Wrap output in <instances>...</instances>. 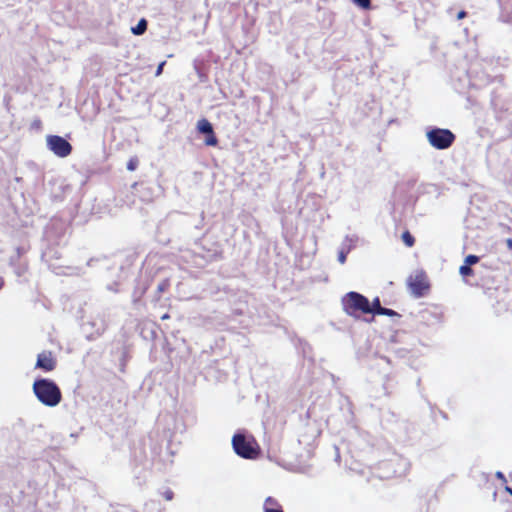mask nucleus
<instances>
[{"mask_svg": "<svg viewBox=\"0 0 512 512\" xmlns=\"http://www.w3.org/2000/svg\"><path fill=\"white\" fill-rule=\"evenodd\" d=\"M169 287H170V280L164 279L158 284L157 291L159 293H163V292L167 291L169 289Z\"/></svg>", "mask_w": 512, "mask_h": 512, "instance_id": "obj_16", "label": "nucleus"}, {"mask_svg": "<svg viewBox=\"0 0 512 512\" xmlns=\"http://www.w3.org/2000/svg\"><path fill=\"white\" fill-rule=\"evenodd\" d=\"M47 147L56 156L65 158L72 153V145L59 135H48L46 138Z\"/></svg>", "mask_w": 512, "mask_h": 512, "instance_id": "obj_5", "label": "nucleus"}, {"mask_svg": "<svg viewBox=\"0 0 512 512\" xmlns=\"http://www.w3.org/2000/svg\"><path fill=\"white\" fill-rule=\"evenodd\" d=\"M165 64H166V61H162V62L158 65V67H157V69H156V73H155V75H156V76H160V75L162 74V72H163V68H164Z\"/></svg>", "mask_w": 512, "mask_h": 512, "instance_id": "obj_20", "label": "nucleus"}, {"mask_svg": "<svg viewBox=\"0 0 512 512\" xmlns=\"http://www.w3.org/2000/svg\"><path fill=\"white\" fill-rule=\"evenodd\" d=\"M263 512H284V510L277 499L269 496L264 500Z\"/></svg>", "mask_w": 512, "mask_h": 512, "instance_id": "obj_10", "label": "nucleus"}, {"mask_svg": "<svg viewBox=\"0 0 512 512\" xmlns=\"http://www.w3.org/2000/svg\"><path fill=\"white\" fill-rule=\"evenodd\" d=\"M386 466L388 469H393V473L395 476H402L407 473L408 464L402 459H394L386 462Z\"/></svg>", "mask_w": 512, "mask_h": 512, "instance_id": "obj_9", "label": "nucleus"}, {"mask_svg": "<svg viewBox=\"0 0 512 512\" xmlns=\"http://www.w3.org/2000/svg\"><path fill=\"white\" fill-rule=\"evenodd\" d=\"M402 241L407 247H413L415 244V238L411 235V233L406 230L402 233Z\"/></svg>", "mask_w": 512, "mask_h": 512, "instance_id": "obj_13", "label": "nucleus"}, {"mask_svg": "<svg viewBox=\"0 0 512 512\" xmlns=\"http://www.w3.org/2000/svg\"><path fill=\"white\" fill-rule=\"evenodd\" d=\"M506 244H507V247H508L510 250H512V239H511V238L507 239Z\"/></svg>", "mask_w": 512, "mask_h": 512, "instance_id": "obj_24", "label": "nucleus"}, {"mask_svg": "<svg viewBox=\"0 0 512 512\" xmlns=\"http://www.w3.org/2000/svg\"><path fill=\"white\" fill-rule=\"evenodd\" d=\"M32 126L35 127L36 129H40L41 126H42L41 120L40 119L34 120L33 123H32Z\"/></svg>", "mask_w": 512, "mask_h": 512, "instance_id": "obj_22", "label": "nucleus"}, {"mask_svg": "<svg viewBox=\"0 0 512 512\" xmlns=\"http://www.w3.org/2000/svg\"><path fill=\"white\" fill-rule=\"evenodd\" d=\"M408 286L411 293L417 298L424 296L430 288L427 276L423 272L410 277Z\"/></svg>", "mask_w": 512, "mask_h": 512, "instance_id": "obj_6", "label": "nucleus"}, {"mask_svg": "<svg viewBox=\"0 0 512 512\" xmlns=\"http://www.w3.org/2000/svg\"><path fill=\"white\" fill-rule=\"evenodd\" d=\"M357 6L363 9L371 8V0H352Z\"/></svg>", "mask_w": 512, "mask_h": 512, "instance_id": "obj_17", "label": "nucleus"}, {"mask_svg": "<svg viewBox=\"0 0 512 512\" xmlns=\"http://www.w3.org/2000/svg\"><path fill=\"white\" fill-rule=\"evenodd\" d=\"M173 492L171 490H167L163 493V497L165 498V500L167 501H170L173 499Z\"/></svg>", "mask_w": 512, "mask_h": 512, "instance_id": "obj_21", "label": "nucleus"}, {"mask_svg": "<svg viewBox=\"0 0 512 512\" xmlns=\"http://www.w3.org/2000/svg\"><path fill=\"white\" fill-rule=\"evenodd\" d=\"M57 366V359L51 351H44L37 356L35 367L44 372H51Z\"/></svg>", "mask_w": 512, "mask_h": 512, "instance_id": "obj_7", "label": "nucleus"}, {"mask_svg": "<svg viewBox=\"0 0 512 512\" xmlns=\"http://www.w3.org/2000/svg\"><path fill=\"white\" fill-rule=\"evenodd\" d=\"M170 318V315L168 313H165L161 316V320H167Z\"/></svg>", "mask_w": 512, "mask_h": 512, "instance_id": "obj_25", "label": "nucleus"}, {"mask_svg": "<svg viewBox=\"0 0 512 512\" xmlns=\"http://www.w3.org/2000/svg\"><path fill=\"white\" fill-rule=\"evenodd\" d=\"M378 315H385V316H389V317H398V318L401 317V315L398 312H396L392 309H389V308H384V307L382 308V310H380Z\"/></svg>", "mask_w": 512, "mask_h": 512, "instance_id": "obj_15", "label": "nucleus"}, {"mask_svg": "<svg viewBox=\"0 0 512 512\" xmlns=\"http://www.w3.org/2000/svg\"><path fill=\"white\" fill-rule=\"evenodd\" d=\"M232 445L236 454L245 459H255L260 453L255 439L253 437L247 438L243 434H235L232 438Z\"/></svg>", "mask_w": 512, "mask_h": 512, "instance_id": "obj_3", "label": "nucleus"}, {"mask_svg": "<svg viewBox=\"0 0 512 512\" xmlns=\"http://www.w3.org/2000/svg\"><path fill=\"white\" fill-rule=\"evenodd\" d=\"M343 311L354 318H359L362 314H370L369 299L364 295L350 291L341 298Z\"/></svg>", "mask_w": 512, "mask_h": 512, "instance_id": "obj_2", "label": "nucleus"}, {"mask_svg": "<svg viewBox=\"0 0 512 512\" xmlns=\"http://www.w3.org/2000/svg\"><path fill=\"white\" fill-rule=\"evenodd\" d=\"M197 129L200 133L206 134L205 144L207 146H216L218 139L213 131L212 124L207 119H201L197 123Z\"/></svg>", "mask_w": 512, "mask_h": 512, "instance_id": "obj_8", "label": "nucleus"}, {"mask_svg": "<svg viewBox=\"0 0 512 512\" xmlns=\"http://www.w3.org/2000/svg\"><path fill=\"white\" fill-rule=\"evenodd\" d=\"M427 138L434 148L443 150L453 144L455 135L448 129L434 128L427 133Z\"/></svg>", "mask_w": 512, "mask_h": 512, "instance_id": "obj_4", "label": "nucleus"}, {"mask_svg": "<svg viewBox=\"0 0 512 512\" xmlns=\"http://www.w3.org/2000/svg\"><path fill=\"white\" fill-rule=\"evenodd\" d=\"M147 30V21L142 18L135 27H132L131 31L134 35H142Z\"/></svg>", "mask_w": 512, "mask_h": 512, "instance_id": "obj_11", "label": "nucleus"}, {"mask_svg": "<svg viewBox=\"0 0 512 512\" xmlns=\"http://www.w3.org/2000/svg\"><path fill=\"white\" fill-rule=\"evenodd\" d=\"M369 308L371 310V313L370 314H373V315H378L380 310H382V306H381V303H380V299L379 297H375L372 302L369 301Z\"/></svg>", "mask_w": 512, "mask_h": 512, "instance_id": "obj_12", "label": "nucleus"}, {"mask_svg": "<svg viewBox=\"0 0 512 512\" xmlns=\"http://www.w3.org/2000/svg\"><path fill=\"white\" fill-rule=\"evenodd\" d=\"M4 286V280L3 278L0 277V290L3 288Z\"/></svg>", "mask_w": 512, "mask_h": 512, "instance_id": "obj_26", "label": "nucleus"}, {"mask_svg": "<svg viewBox=\"0 0 512 512\" xmlns=\"http://www.w3.org/2000/svg\"><path fill=\"white\" fill-rule=\"evenodd\" d=\"M33 392L37 399L48 407L57 406L62 400V393L55 382L49 379H37L33 383Z\"/></svg>", "mask_w": 512, "mask_h": 512, "instance_id": "obj_1", "label": "nucleus"}, {"mask_svg": "<svg viewBox=\"0 0 512 512\" xmlns=\"http://www.w3.org/2000/svg\"><path fill=\"white\" fill-rule=\"evenodd\" d=\"M340 260H341V262H344V260H345V256H343V255H342V256H340Z\"/></svg>", "mask_w": 512, "mask_h": 512, "instance_id": "obj_27", "label": "nucleus"}, {"mask_svg": "<svg viewBox=\"0 0 512 512\" xmlns=\"http://www.w3.org/2000/svg\"><path fill=\"white\" fill-rule=\"evenodd\" d=\"M459 272L462 276H471L473 275V270L470 266L464 264L460 267Z\"/></svg>", "mask_w": 512, "mask_h": 512, "instance_id": "obj_18", "label": "nucleus"}, {"mask_svg": "<svg viewBox=\"0 0 512 512\" xmlns=\"http://www.w3.org/2000/svg\"><path fill=\"white\" fill-rule=\"evenodd\" d=\"M479 262V257L476 256V255H468L465 260H464V263L468 266H471V265H474L476 263Z\"/></svg>", "mask_w": 512, "mask_h": 512, "instance_id": "obj_19", "label": "nucleus"}, {"mask_svg": "<svg viewBox=\"0 0 512 512\" xmlns=\"http://www.w3.org/2000/svg\"><path fill=\"white\" fill-rule=\"evenodd\" d=\"M138 165H139L138 157L137 156H133L127 162V169L129 171H134V170L137 169Z\"/></svg>", "mask_w": 512, "mask_h": 512, "instance_id": "obj_14", "label": "nucleus"}, {"mask_svg": "<svg viewBox=\"0 0 512 512\" xmlns=\"http://www.w3.org/2000/svg\"><path fill=\"white\" fill-rule=\"evenodd\" d=\"M466 16H467L466 11L461 10V11L457 14V19H458V20H461V19H464Z\"/></svg>", "mask_w": 512, "mask_h": 512, "instance_id": "obj_23", "label": "nucleus"}]
</instances>
